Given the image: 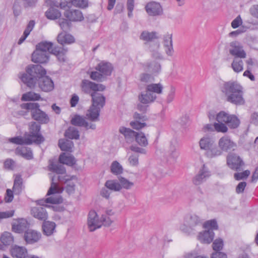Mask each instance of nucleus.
<instances>
[{
    "mask_svg": "<svg viewBox=\"0 0 258 258\" xmlns=\"http://www.w3.org/2000/svg\"><path fill=\"white\" fill-rule=\"evenodd\" d=\"M46 72L39 64H31L28 66L26 73L20 77L21 81L30 88H34L38 81L39 88L44 92L52 91L54 88L53 81L47 76Z\"/></svg>",
    "mask_w": 258,
    "mask_h": 258,
    "instance_id": "obj_1",
    "label": "nucleus"
},
{
    "mask_svg": "<svg viewBox=\"0 0 258 258\" xmlns=\"http://www.w3.org/2000/svg\"><path fill=\"white\" fill-rule=\"evenodd\" d=\"M48 168L50 171L55 174L52 177L51 186L46 195L50 196L62 192L63 188L59 186V183H67L72 179L73 177L66 174V168L58 163L50 162Z\"/></svg>",
    "mask_w": 258,
    "mask_h": 258,
    "instance_id": "obj_2",
    "label": "nucleus"
},
{
    "mask_svg": "<svg viewBox=\"0 0 258 258\" xmlns=\"http://www.w3.org/2000/svg\"><path fill=\"white\" fill-rule=\"evenodd\" d=\"M242 89V87L239 83L233 81L224 82L220 87V90L226 100L235 105L244 103Z\"/></svg>",
    "mask_w": 258,
    "mask_h": 258,
    "instance_id": "obj_3",
    "label": "nucleus"
},
{
    "mask_svg": "<svg viewBox=\"0 0 258 258\" xmlns=\"http://www.w3.org/2000/svg\"><path fill=\"white\" fill-rule=\"evenodd\" d=\"M202 228L203 220L195 214L185 215L179 227L180 231L187 236L196 234Z\"/></svg>",
    "mask_w": 258,
    "mask_h": 258,
    "instance_id": "obj_4",
    "label": "nucleus"
},
{
    "mask_svg": "<svg viewBox=\"0 0 258 258\" xmlns=\"http://www.w3.org/2000/svg\"><path fill=\"white\" fill-rule=\"evenodd\" d=\"M92 105L86 113L87 118L91 121L99 120L100 112L105 104V97L103 94L94 92L91 93Z\"/></svg>",
    "mask_w": 258,
    "mask_h": 258,
    "instance_id": "obj_5",
    "label": "nucleus"
},
{
    "mask_svg": "<svg viewBox=\"0 0 258 258\" xmlns=\"http://www.w3.org/2000/svg\"><path fill=\"white\" fill-rule=\"evenodd\" d=\"M53 44L50 42L43 41L39 43L36 46V49L42 52L55 55L60 62L66 61V54L68 51L67 48L63 47L55 46L53 47Z\"/></svg>",
    "mask_w": 258,
    "mask_h": 258,
    "instance_id": "obj_6",
    "label": "nucleus"
},
{
    "mask_svg": "<svg viewBox=\"0 0 258 258\" xmlns=\"http://www.w3.org/2000/svg\"><path fill=\"white\" fill-rule=\"evenodd\" d=\"M22 109L30 111L32 118L40 123H47L49 121L48 115L40 109V105L38 103H22L20 105Z\"/></svg>",
    "mask_w": 258,
    "mask_h": 258,
    "instance_id": "obj_7",
    "label": "nucleus"
},
{
    "mask_svg": "<svg viewBox=\"0 0 258 258\" xmlns=\"http://www.w3.org/2000/svg\"><path fill=\"white\" fill-rule=\"evenodd\" d=\"M45 3L49 8L45 12V15L46 18L50 20H55L59 18L61 13L56 8H64L66 5L62 3H58L52 0H45Z\"/></svg>",
    "mask_w": 258,
    "mask_h": 258,
    "instance_id": "obj_8",
    "label": "nucleus"
},
{
    "mask_svg": "<svg viewBox=\"0 0 258 258\" xmlns=\"http://www.w3.org/2000/svg\"><path fill=\"white\" fill-rule=\"evenodd\" d=\"M41 126L35 122H32L30 126L29 133L25 135L32 141V144H40L44 141V138L40 133Z\"/></svg>",
    "mask_w": 258,
    "mask_h": 258,
    "instance_id": "obj_9",
    "label": "nucleus"
},
{
    "mask_svg": "<svg viewBox=\"0 0 258 258\" xmlns=\"http://www.w3.org/2000/svg\"><path fill=\"white\" fill-rule=\"evenodd\" d=\"M87 224L89 231L93 232L101 227L102 222L99 219L98 216L95 211H91L88 216Z\"/></svg>",
    "mask_w": 258,
    "mask_h": 258,
    "instance_id": "obj_10",
    "label": "nucleus"
},
{
    "mask_svg": "<svg viewBox=\"0 0 258 258\" xmlns=\"http://www.w3.org/2000/svg\"><path fill=\"white\" fill-rule=\"evenodd\" d=\"M227 163L231 169L236 171H240L241 167L244 165V163L241 158L234 153L231 154L227 156Z\"/></svg>",
    "mask_w": 258,
    "mask_h": 258,
    "instance_id": "obj_11",
    "label": "nucleus"
},
{
    "mask_svg": "<svg viewBox=\"0 0 258 258\" xmlns=\"http://www.w3.org/2000/svg\"><path fill=\"white\" fill-rule=\"evenodd\" d=\"M229 53L237 58H244L246 56L243 46L238 41H233L230 43Z\"/></svg>",
    "mask_w": 258,
    "mask_h": 258,
    "instance_id": "obj_12",
    "label": "nucleus"
},
{
    "mask_svg": "<svg viewBox=\"0 0 258 258\" xmlns=\"http://www.w3.org/2000/svg\"><path fill=\"white\" fill-rule=\"evenodd\" d=\"M218 146L222 152H229L234 150L236 147V144L229 136H224L219 139Z\"/></svg>",
    "mask_w": 258,
    "mask_h": 258,
    "instance_id": "obj_13",
    "label": "nucleus"
},
{
    "mask_svg": "<svg viewBox=\"0 0 258 258\" xmlns=\"http://www.w3.org/2000/svg\"><path fill=\"white\" fill-rule=\"evenodd\" d=\"M71 123L75 126L84 127L86 130H95L96 124L92 123H89L85 118L79 115H75L71 120Z\"/></svg>",
    "mask_w": 258,
    "mask_h": 258,
    "instance_id": "obj_14",
    "label": "nucleus"
},
{
    "mask_svg": "<svg viewBox=\"0 0 258 258\" xmlns=\"http://www.w3.org/2000/svg\"><path fill=\"white\" fill-rule=\"evenodd\" d=\"M145 10L150 16H159L163 13V9L160 4L154 1L148 3L145 6Z\"/></svg>",
    "mask_w": 258,
    "mask_h": 258,
    "instance_id": "obj_15",
    "label": "nucleus"
},
{
    "mask_svg": "<svg viewBox=\"0 0 258 258\" xmlns=\"http://www.w3.org/2000/svg\"><path fill=\"white\" fill-rule=\"evenodd\" d=\"M211 175L210 172L205 165L200 169L199 173L194 177L192 182L194 184L198 185L205 182Z\"/></svg>",
    "mask_w": 258,
    "mask_h": 258,
    "instance_id": "obj_16",
    "label": "nucleus"
},
{
    "mask_svg": "<svg viewBox=\"0 0 258 258\" xmlns=\"http://www.w3.org/2000/svg\"><path fill=\"white\" fill-rule=\"evenodd\" d=\"M23 237L27 244H33L40 240L41 234L32 229H27L25 231Z\"/></svg>",
    "mask_w": 258,
    "mask_h": 258,
    "instance_id": "obj_17",
    "label": "nucleus"
},
{
    "mask_svg": "<svg viewBox=\"0 0 258 258\" xmlns=\"http://www.w3.org/2000/svg\"><path fill=\"white\" fill-rule=\"evenodd\" d=\"M64 16L70 21H81L84 19L80 10L71 8L65 11Z\"/></svg>",
    "mask_w": 258,
    "mask_h": 258,
    "instance_id": "obj_18",
    "label": "nucleus"
},
{
    "mask_svg": "<svg viewBox=\"0 0 258 258\" xmlns=\"http://www.w3.org/2000/svg\"><path fill=\"white\" fill-rule=\"evenodd\" d=\"M31 215L36 219L45 221L48 218V214L45 208L41 207H34L31 210Z\"/></svg>",
    "mask_w": 258,
    "mask_h": 258,
    "instance_id": "obj_19",
    "label": "nucleus"
},
{
    "mask_svg": "<svg viewBox=\"0 0 258 258\" xmlns=\"http://www.w3.org/2000/svg\"><path fill=\"white\" fill-rule=\"evenodd\" d=\"M138 98L140 103L148 104L153 102L157 98V96L156 94L146 90L145 91L141 93Z\"/></svg>",
    "mask_w": 258,
    "mask_h": 258,
    "instance_id": "obj_20",
    "label": "nucleus"
},
{
    "mask_svg": "<svg viewBox=\"0 0 258 258\" xmlns=\"http://www.w3.org/2000/svg\"><path fill=\"white\" fill-rule=\"evenodd\" d=\"M215 234L211 229L205 230L199 233L197 238L203 243L209 244L214 239Z\"/></svg>",
    "mask_w": 258,
    "mask_h": 258,
    "instance_id": "obj_21",
    "label": "nucleus"
},
{
    "mask_svg": "<svg viewBox=\"0 0 258 258\" xmlns=\"http://www.w3.org/2000/svg\"><path fill=\"white\" fill-rule=\"evenodd\" d=\"M28 227L27 221L25 219H20L13 223L12 230L16 233H20L27 230Z\"/></svg>",
    "mask_w": 258,
    "mask_h": 258,
    "instance_id": "obj_22",
    "label": "nucleus"
},
{
    "mask_svg": "<svg viewBox=\"0 0 258 258\" xmlns=\"http://www.w3.org/2000/svg\"><path fill=\"white\" fill-rule=\"evenodd\" d=\"M56 224L52 221H44L42 225V232L47 236L52 235L55 232Z\"/></svg>",
    "mask_w": 258,
    "mask_h": 258,
    "instance_id": "obj_23",
    "label": "nucleus"
},
{
    "mask_svg": "<svg viewBox=\"0 0 258 258\" xmlns=\"http://www.w3.org/2000/svg\"><path fill=\"white\" fill-rule=\"evenodd\" d=\"M171 34L167 33L163 37V44L165 52L169 56H172L174 52Z\"/></svg>",
    "mask_w": 258,
    "mask_h": 258,
    "instance_id": "obj_24",
    "label": "nucleus"
},
{
    "mask_svg": "<svg viewBox=\"0 0 258 258\" xmlns=\"http://www.w3.org/2000/svg\"><path fill=\"white\" fill-rule=\"evenodd\" d=\"M49 56L48 54L35 49L32 54V60L35 63H46L49 60Z\"/></svg>",
    "mask_w": 258,
    "mask_h": 258,
    "instance_id": "obj_25",
    "label": "nucleus"
},
{
    "mask_svg": "<svg viewBox=\"0 0 258 258\" xmlns=\"http://www.w3.org/2000/svg\"><path fill=\"white\" fill-rule=\"evenodd\" d=\"M96 70L103 74L106 78L107 76L111 75L113 67L109 62L102 61L96 67Z\"/></svg>",
    "mask_w": 258,
    "mask_h": 258,
    "instance_id": "obj_26",
    "label": "nucleus"
},
{
    "mask_svg": "<svg viewBox=\"0 0 258 258\" xmlns=\"http://www.w3.org/2000/svg\"><path fill=\"white\" fill-rule=\"evenodd\" d=\"M11 254L14 257L26 258L28 254V252L25 247L15 245L11 249Z\"/></svg>",
    "mask_w": 258,
    "mask_h": 258,
    "instance_id": "obj_27",
    "label": "nucleus"
},
{
    "mask_svg": "<svg viewBox=\"0 0 258 258\" xmlns=\"http://www.w3.org/2000/svg\"><path fill=\"white\" fill-rule=\"evenodd\" d=\"M145 70L151 72L153 74L159 73L161 72V66L159 62L156 61L147 62L142 65Z\"/></svg>",
    "mask_w": 258,
    "mask_h": 258,
    "instance_id": "obj_28",
    "label": "nucleus"
},
{
    "mask_svg": "<svg viewBox=\"0 0 258 258\" xmlns=\"http://www.w3.org/2000/svg\"><path fill=\"white\" fill-rule=\"evenodd\" d=\"M215 144L214 140L208 136H205L201 139L199 142L200 148L207 152L212 146Z\"/></svg>",
    "mask_w": 258,
    "mask_h": 258,
    "instance_id": "obj_29",
    "label": "nucleus"
},
{
    "mask_svg": "<svg viewBox=\"0 0 258 258\" xmlns=\"http://www.w3.org/2000/svg\"><path fill=\"white\" fill-rule=\"evenodd\" d=\"M57 39L58 42L62 45L64 44H71L75 42L74 37L72 35L67 33L66 32L59 33Z\"/></svg>",
    "mask_w": 258,
    "mask_h": 258,
    "instance_id": "obj_30",
    "label": "nucleus"
},
{
    "mask_svg": "<svg viewBox=\"0 0 258 258\" xmlns=\"http://www.w3.org/2000/svg\"><path fill=\"white\" fill-rule=\"evenodd\" d=\"M119 132L124 135L127 142H132L134 138L136 139L138 133L129 128L123 126L120 127Z\"/></svg>",
    "mask_w": 258,
    "mask_h": 258,
    "instance_id": "obj_31",
    "label": "nucleus"
},
{
    "mask_svg": "<svg viewBox=\"0 0 258 258\" xmlns=\"http://www.w3.org/2000/svg\"><path fill=\"white\" fill-rule=\"evenodd\" d=\"M160 38L158 33L155 31L149 32L144 31L141 34L140 38L141 40L147 42L152 41Z\"/></svg>",
    "mask_w": 258,
    "mask_h": 258,
    "instance_id": "obj_32",
    "label": "nucleus"
},
{
    "mask_svg": "<svg viewBox=\"0 0 258 258\" xmlns=\"http://www.w3.org/2000/svg\"><path fill=\"white\" fill-rule=\"evenodd\" d=\"M16 154L21 155L27 160H31L33 158V153L30 148L22 147L17 148L16 149Z\"/></svg>",
    "mask_w": 258,
    "mask_h": 258,
    "instance_id": "obj_33",
    "label": "nucleus"
},
{
    "mask_svg": "<svg viewBox=\"0 0 258 258\" xmlns=\"http://www.w3.org/2000/svg\"><path fill=\"white\" fill-rule=\"evenodd\" d=\"M95 83L88 80H83L81 84V87L83 92L90 94L94 92Z\"/></svg>",
    "mask_w": 258,
    "mask_h": 258,
    "instance_id": "obj_34",
    "label": "nucleus"
},
{
    "mask_svg": "<svg viewBox=\"0 0 258 258\" xmlns=\"http://www.w3.org/2000/svg\"><path fill=\"white\" fill-rule=\"evenodd\" d=\"M58 145L61 150L71 152L74 147V143L71 140L61 139L58 141Z\"/></svg>",
    "mask_w": 258,
    "mask_h": 258,
    "instance_id": "obj_35",
    "label": "nucleus"
},
{
    "mask_svg": "<svg viewBox=\"0 0 258 258\" xmlns=\"http://www.w3.org/2000/svg\"><path fill=\"white\" fill-rule=\"evenodd\" d=\"M23 188V179L21 175H17L14 179L13 190L15 195H19L21 193Z\"/></svg>",
    "mask_w": 258,
    "mask_h": 258,
    "instance_id": "obj_36",
    "label": "nucleus"
},
{
    "mask_svg": "<svg viewBox=\"0 0 258 258\" xmlns=\"http://www.w3.org/2000/svg\"><path fill=\"white\" fill-rule=\"evenodd\" d=\"M58 164H66L69 166H73L76 164L75 158L72 155L68 156L65 153H61L59 157Z\"/></svg>",
    "mask_w": 258,
    "mask_h": 258,
    "instance_id": "obj_37",
    "label": "nucleus"
},
{
    "mask_svg": "<svg viewBox=\"0 0 258 258\" xmlns=\"http://www.w3.org/2000/svg\"><path fill=\"white\" fill-rule=\"evenodd\" d=\"M222 154V151L221 149L217 147L215 144L205 152V155L210 158H215L221 155Z\"/></svg>",
    "mask_w": 258,
    "mask_h": 258,
    "instance_id": "obj_38",
    "label": "nucleus"
},
{
    "mask_svg": "<svg viewBox=\"0 0 258 258\" xmlns=\"http://www.w3.org/2000/svg\"><path fill=\"white\" fill-rule=\"evenodd\" d=\"M9 142L17 145H31L32 141L29 139L27 138L24 134V137H16L9 139Z\"/></svg>",
    "mask_w": 258,
    "mask_h": 258,
    "instance_id": "obj_39",
    "label": "nucleus"
},
{
    "mask_svg": "<svg viewBox=\"0 0 258 258\" xmlns=\"http://www.w3.org/2000/svg\"><path fill=\"white\" fill-rule=\"evenodd\" d=\"M105 186L109 190L119 191L121 189V186L120 183L115 180H108L105 183Z\"/></svg>",
    "mask_w": 258,
    "mask_h": 258,
    "instance_id": "obj_40",
    "label": "nucleus"
},
{
    "mask_svg": "<svg viewBox=\"0 0 258 258\" xmlns=\"http://www.w3.org/2000/svg\"><path fill=\"white\" fill-rule=\"evenodd\" d=\"M163 89V85L160 83L150 84L146 86V90L154 94H160L162 93Z\"/></svg>",
    "mask_w": 258,
    "mask_h": 258,
    "instance_id": "obj_41",
    "label": "nucleus"
},
{
    "mask_svg": "<svg viewBox=\"0 0 258 258\" xmlns=\"http://www.w3.org/2000/svg\"><path fill=\"white\" fill-rule=\"evenodd\" d=\"M231 67L236 73H239L243 70V62L241 58L234 57L231 63Z\"/></svg>",
    "mask_w": 258,
    "mask_h": 258,
    "instance_id": "obj_42",
    "label": "nucleus"
},
{
    "mask_svg": "<svg viewBox=\"0 0 258 258\" xmlns=\"http://www.w3.org/2000/svg\"><path fill=\"white\" fill-rule=\"evenodd\" d=\"M160 46V45L159 42L156 43L150 46V50L152 52V55L154 58L161 59L163 58V57L162 53L159 51Z\"/></svg>",
    "mask_w": 258,
    "mask_h": 258,
    "instance_id": "obj_43",
    "label": "nucleus"
},
{
    "mask_svg": "<svg viewBox=\"0 0 258 258\" xmlns=\"http://www.w3.org/2000/svg\"><path fill=\"white\" fill-rule=\"evenodd\" d=\"M1 241L5 246L10 245L14 242V237L11 233L5 232L1 236Z\"/></svg>",
    "mask_w": 258,
    "mask_h": 258,
    "instance_id": "obj_44",
    "label": "nucleus"
},
{
    "mask_svg": "<svg viewBox=\"0 0 258 258\" xmlns=\"http://www.w3.org/2000/svg\"><path fill=\"white\" fill-rule=\"evenodd\" d=\"M64 136L70 139H79L80 137L78 130L74 127H70L66 131Z\"/></svg>",
    "mask_w": 258,
    "mask_h": 258,
    "instance_id": "obj_45",
    "label": "nucleus"
},
{
    "mask_svg": "<svg viewBox=\"0 0 258 258\" xmlns=\"http://www.w3.org/2000/svg\"><path fill=\"white\" fill-rule=\"evenodd\" d=\"M228 120L226 124L231 128H237L239 125V119L234 115H230Z\"/></svg>",
    "mask_w": 258,
    "mask_h": 258,
    "instance_id": "obj_46",
    "label": "nucleus"
},
{
    "mask_svg": "<svg viewBox=\"0 0 258 258\" xmlns=\"http://www.w3.org/2000/svg\"><path fill=\"white\" fill-rule=\"evenodd\" d=\"M40 98V95L39 94L33 92H29L23 95L22 100L24 101L39 100Z\"/></svg>",
    "mask_w": 258,
    "mask_h": 258,
    "instance_id": "obj_47",
    "label": "nucleus"
},
{
    "mask_svg": "<svg viewBox=\"0 0 258 258\" xmlns=\"http://www.w3.org/2000/svg\"><path fill=\"white\" fill-rule=\"evenodd\" d=\"M111 172L116 175L121 174L123 172L122 166L116 161H113L110 166Z\"/></svg>",
    "mask_w": 258,
    "mask_h": 258,
    "instance_id": "obj_48",
    "label": "nucleus"
},
{
    "mask_svg": "<svg viewBox=\"0 0 258 258\" xmlns=\"http://www.w3.org/2000/svg\"><path fill=\"white\" fill-rule=\"evenodd\" d=\"M203 228L205 229H211L213 231L214 230H217L218 228V226L216 220H211L203 222Z\"/></svg>",
    "mask_w": 258,
    "mask_h": 258,
    "instance_id": "obj_49",
    "label": "nucleus"
},
{
    "mask_svg": "<svg viewBox=\"0 0 258 258\" xmlns=\"http://www.w3.org/2000/svg\"><path fill=\"white\" fill-rule=\"evenodd\" d=\"M90 77L92 80L97 82H102L106 79L104 75L98 71L91 72Z\"/></svg>",
    "mask_w": 258,
    "mask_h": 258,
    "instance_id": "obj_50",
    "label": "nucleus"
},
{
    "mask_svg": "<svg viewBox=\"0 0 258 258\" xmlns=\"http://www.w3.org/2000/svg\"><path fill=\"white\" fill-rule=\"evenodd\" d=\"M136 141L141 146L145 147L148 145V141L145 135L143 133H137Z\"/></svg>",
    "mask_w": 258,
    "mask_h": 258,
    "instance_id": "obj_51",
    "label": "nucleus"
},
{
    "mask_svg": "<svg viewBox=\"0 0 258 258\" xmlns=\"http://www.w3.org/2000/svg\"><path fill=\"white\" fill-rule=\"evenodd\" d=\"M230 114L224 111H220L216 115V120L219 123H225L228 120Z\"/></svg>",
    "mask_w": 258,
    "mask_h": 258,
    "instance_id": "obj_52",
    "label": "nucleus"
},
{
    "mask_svg": "<svg viewBox=\"0 0 258 258\" xmlns=\"http://www.w3.org/2000/svg\"><path fill=\"white\" fill-rule=\"evenodd\" d=\"M58 24L63 32L68 31L71 25V23L64 18L59 19L58 21Z\"/></svg>",
    "mask_w": 258,
    "mask_h": 258,
    "instance_id": "obj_53",
    "label": "nucleus"
},
{
    "mask_svg": "<svg viewBox=\"0 0 258 258\" xmlns=\"http://www.w3.org/2000/svg\"><path fill=\"white\" fill-rule=\"evenodd\" d=\"M140 81L144 83H149L154 81V78L152 75L143 73L140 75Z\"/></svg>",
    "mask_w": 258,
    "mask_h": 258,
    "instance_id": "obj_54",
    "label": "nucleus"
},
{
    "mask_svg": "<svg viewBox=\"0 0 258 258\" xmlns=\"http://www.w3.org/2000/svg\"><path fill=\"white\" fill-rule=\"evenodd\" d=\"M119 183L121 185V188H123L126 189H130L133 185L134 183L130 181L127 179L123 177H119Z\"/></svg>",
    "mask_w": 258,
    "mask_h": 258,
    "instance_id": "obj_55",
    "label": "nucleus"
},
{
    "mask_svg": "<svg viewBox=\"0 0 258 258\" xmlns=\"http://www.w3.org/2000/svg\"><path fill=\"white\" fill-rule=\"evenodd\" d=\"M250 172L248 170H245L242 172H237L234 174V178L236 180H240L246 179L250 175Z\"/></svg>",
    "mask_w": 258,
    "mask_h": 258,
    "instance_id": "obj_56",
    "label": "nucleus"
},
{
    "mask_svg": "<svg viewBox=\"0 0 258 258\" xmlns=\"http://www.w3.org/2000/svg\"><path fill=\"white\" fill-rule=\"evenodd\" d=\"M169 155L170 157L173 159H176L178 156V153L176 152V147L175 142H170L169 150Z\"/></svg>",
    "mask_w": 258,
    "mask_h": 258,
    "instance_id": "obj_57",
    "label": "nucleus"
},
{
    "mask_svg": "<svg viewBox=\"0 0 258 258\" xmlns=\"http://www.w3.org/2000/svg\"><path fill=\"white\" fill-rule=\"evenodd\" d=\"M214 127L215 130L218 132L225 133L228 131V128L227 126L223 123L215 122L214 123Z\"/></svg>",
    "mask_w": 258,
    "mask_h": 258,
    "instance_id": "obj_58",
    "label": "nucleus"
},
{
    "mask_svg": "<svg viewBox=\"0 0 258 258\" xmlns=\"http://www.w3.org/2000/svg\"><path fill=\"white\" fill-rule=\"evenodd\" d=\"M47 203H50L52 204H56L61 203L63 201L62 198L57 196L56 197L51 196L46 199Z\"/></svg>",
    "mask_w": 258,
    "mask_h": 258,
    "instance_id": "obj_59",
    "label": "nucleus"
},
{
    "mask_svg": "<svg viewBox=\"0 0 258 258\" xmlns=\"http://www.w3.org/2000/svg\"><path fill=\"white\" fill-rule=\"evenodd\" d=\"M15 166V161L10 158L7 159L4 163V168L9 170H13Z\"/></svg>",
    "mask_w": 258,
    "mask_h": 258,
    "instance_id": "obj_60",
    "label": "nucleus"
},
{
    "mask_svg": "<svg viewBox=\"0 0 258 258\" xmlns=\"http://www.w3.org/2000/svg\"><path fill=\"white\" fill-rule=\"evenodd\" d=\"M213 249L215 251H220L223 246V242L221 239H217L214 241L213 244Z\"/></svg>",
    "mask_w": 258,
    "mask_h": 258,
    "instance_id": "obj_61",
    "label": "nucleus"
},
{
    "mask_svg": "<svg viewBox=\"0 0 258 258\" xmlns=\"http://www.w3.org/2000/svg\"><path fill=\"white\" fill-rule=\"evenodd\" d=\"M130 125L135 130H140L146 126V123L135 120L130 122Z\"/></svg>",
    "mask_w": 258,
    "mask_h": 258,
    "instance_id": "obj_62",
    "label": "nucleus"
},
{
    "mask_svg": "<svg viewBox=\"0 0 258 258\" xmlns=\"http://www.w3.org/2000/svg\"><path fill=\"white\" fill-rule=\"evenodd\" d=\"M72 3L74 6L82 8L88 6V0H72Z\"/></svg>",
    "mask_w": 258,
    "mask_h": 258,
    "instance_id": "obj_63",
    "label": "nucleus"
},
{
    "mask_svg": "<svg viewBox=\"0 0 258 258\" xmlns=\"http://www.w3.org/2000/svg\"><path fill=\"white\" fill-rule=\"evenodd\" d=\"M75 184L73 182L72 180H71L69 182L67 183V186L66 187V191L69 194H72L75 192Z\"/></svg>",
    "mask_w": 258,
    "mask_h": 258,
    "instance_id": "obj_64",
    "label": "nucleus"
}]
</instances>
